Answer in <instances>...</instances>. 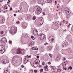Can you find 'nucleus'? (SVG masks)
I'll return each instance as SVG.
<instances>
[{"label":"nucleus","mask_w":73,"mask_h":73,"mask_svg":"<svg viewBox=\"0 0 73 73\" xmlns=\"http://www.w3.org/2000/svg\"><path fill=\"white\" fill-rule=\"evenodd\" d=\"M17 32V27H12L11 28L10 33L14 35Z\"/></svg>","instance_id":"1"},{"label":"nucleus","mask_w":73,"mask_h":73,"mask_svg":"<svg viewBox=\"0 0 73 73\" xmlns=\"http://www.w3.org/2000/svg\"><path fill=\"white\" fill-rule=\"evenodd\" d=\"M36 11L38 13H41L42 11V9L39 6H37L36 7Z\"/></svg>","instance_id":"2"},{"label":"nucleus","mask_w":73,"mask_h":73,"mask_svg":"<svg viewBox=\"0 0 73 73\" xmlns=\"http://www.w3.org/2000/svg\"><path fill=\"white\" fill-rule=\"evenodd\" d=\"M62 48H65V47H66L68 45V43L66 41H64L62 42Z\"/></svg>","instance_id":"3"},{"label":"nucleus","mask_w":73,"mask_h":73,"mask_svg":"<svg viewBox=\"0 0 73 73\" xmlns=\"http://www.w3.org/2000/svg\"><path fill=\"white\" fill-rule=\"evenodd\" d=\"M4 46L1 45L0 46V52H0L1 54H3V53H4V52H3V51H4Z\"/></svg>","instance_id":"4"},{"label":"nucleus","mask_w":73,"mask_h":73,"mask_svg":"<svg viewBox=\"0 0 73 73\" xmlns=\"http://www.w3.org/2000/svg\"><path fill=\"white\" fill-rule=\"evenodd\" d=\"M23 50H24V49H22L20 48H19L17 49V54H21V53H22V51Z\"/></svg>","instance_id":"5"},{"label":"nucleus","mask_w":73,"mask_h":73,"mask_svg":"<svg viewBox=\"0 0 73 73\" xmlns=\"http://www.w3.org/2000/svg\"><path fill=\"white\" fill-rule=\"evenodd\" d=\"M7 42V40L6 38L4 37L1 38V43H3V42L5 43V42Z\"/></svg>","instance_id":"6"},{"label":"nucleus","mask_w":73,"mask_h":73,"mask_svg":"<svg viewBox=\"0 0 73 73\" xmlns=\"http://www.w3.org/2000/svg\"><path fill=\"white\" fill-rule=\"evenodd\" d=\"M50 42L51 43L53 42V41H54V37L53 36H50L49 38Z\"/></svg>","instance_id":"7"},{"label":"nucleus","mask_w":73,"mask_h":73,"mask_svg":"<svg viewBox=\"0 0 73 73\" xmlns=\"http://www.w3.org/2000/svg\"><path fill=\"white\" fill-rule=\"evenodd\" d=\"M33 33L35 36H36V34H37V36L38 35V31L37 30L35 29L33 31Z\"/></svg>","instance_id":"8"},{"label":"nucleus","mask_w":73,"mask_h":73,"mask_svg":"<svg viewBox=\"0 0 73 73\" xmlns=\"http://www.w3.org/2000/svg\"><path fill=\"white\" fill-rule=\"evenodd\" d=\"M53 24L54 25H58L59 24V22L58 21H55L53 22Z\"/></svg>","instance_id":"9"},{"label":"nucleus","mask_w":73,"mask_h":73,"mask_svg":"<svg viewBox=\"0 0 73 73\" xmlns=\"http://www.w3.org/2000/svg\"><path fill=\"white\" fill-rule=\"evenodd\" d=\"M40 37V38H42V39H44V37L45 36V35L44 34H40L39 35Z\"/></svg>","instance_id":"10"},{"label":"nucleus","mask_w":73,"mask_h":73,"mask_svg":"<svg viewBox=\"0 0 73 73\" xmlns=\"http://www.w3.org/2000/svg\"><path fill=\"white\" fill-rule=\"evenodd\" d=\"M69 9L68 8H66V9H65V13H67V14H68L69 13V11H68Z\"/></svg>","instance_id":"11"},{"label":"nucleus","mask_w":73,"mask_h":73,"mask_svg":"<svg viewBox=\"0 0 73 73\" xmlns=\"http://www.w3.org/2000/svg\"><path fill=\"white\" fill-rule=\"evenodd\" d=\"M9 62V61L8 60H5L3 61V64H6V63H8Z\"/></svg>","instance_id":"12"},{"label":"nucleus","mask_w":73,"mask_h":73,"mask_svg":"<svg viewBox=\"0 0 73 73\" xmlns=\"http://www.w3.org/2000/svg\"><path fill=\"white\" fill-rule=\"evenodd\" d=\"M4 21V18H0V23H3V21Z\"/></svg>","instance_id":"13"},{"label":"nucleus","mask_w":73,"mask_h":73,"mask_svg":"<svg viewBox=\"0 0 73 73\" xmlns=\"http://www.w3.org/2000/svg\"><path fill=\"white\" fill-rule=\"evenodd\" d=\"M39 23L41 25H42L43 24V23H44V21H42V19H41L40 20Z\"/></svg>","instance_id":"14"},{"label":"nucleus","mask_w":73,"mask_h":73,"mask_svg":"<svg viewBox=\"0 0 73 73\" xmlns=\"http://www.w3.org/2000/svg\"><path fill=\"white\" fill-rule=\"evenodd\" d=\"M27 27V24H24L23 25V29H25Z\"/></svg>","instance_id":"15"},{"label":"nucleus","mask_w":73,"mask_h":73,"mask_svg":"<svg viewBox=\"0 0 73 73\" xmlns=\"http://www.w3.org/2000/svg\"><path fill=\"white\" fill-rule=\"evenodd\" d=\"M4 32L3 31H0V33L1 35H1V36H4L5 35L3 34Z\"/></svg>","instance_id":"16"},{"label":"nucleus","mask_w":73,"mask_h":73,"mask_svg":"<svg viewBox=\"0 0 73 73\" xmlns=\"http://www.w3.org/2000/svg\"><path fill=\"white\" fill-rule=\"evenodd\" d=\"M38 61L36 62L35 63V65H34V63H33V66H35H35H36V65H37V64H38Z\"/></svg>","instance_id":"17"},{"label":"nucleus","mask_w":73,"mask_h":73,"mask_svg":"<svg viewBox=\"0 0 73 73\" xmlns=\"http://www.w3.org/2000/svg\"><path fill=\"white\" fill-rule=\"evenodd\" d=\"M27 57H28V58H31V55H30L29 56H28V55H27V56H25V60H26L27 59Z\"/></svg>","instance_id":"18"},{"label":"nucleus","mask_w":73,"mask_h":73,"mask_svg":"<svg viewBox=\"0 0 73 73\" xmlns=\"http://www.w3.org/2000/svg\"><path fill=\"white\" fill-rule=\"evenodd\" d=\"M48 66L47 65L45 66L44 68V70L48 68Z\"/></svg>","instance_id":"19"},{"label":"nucleus","mask_w":73,"mask_h":73,"mask_svg":"<svg viewBox=\"0 0 73 73\" xmlns=\"http://www.w3.org/2000/svg\"><path fill=\"white\" fill-rule=\"evenodd\" d=\"M47 3H50V2H52V1L51 0H47Z\"/></svg>","instance_id":"20"},{"label":"nucleus","mask_w":73,"mask_h":73,"mask_svg":"<svg viewBox=\"0 0 73 73\" xmlns=\"http://www.w3.org/2000/svg\"><path fill=\"white\" fill-rule=\"evenodd\" d=\"M62 59L63 60V61H65V60H66V58H65V57H63Z\"/></svg>","instance_id":"21"},{"label":"nucleus","mask_w":73,"mask_h":73,"mask_svg":"<svg viewBox=\"0 0 73 73\" xmlns=\"http://www.w3.org/2000/svg\"><path fill=\"white\" fill-rule=\"evenodd\" d=\"M52 72H55V69L54 68V67L52 68Z\"/></svg>","instance_id":"22"},{"label":"nucleus","mask_w":73,"mask_h":73,"mask_svg":"<svg viewBox=\"0 0 73 73\" xmlns=\"http://www.w3.org/2000/svg\"><path fill=\"white\" fill-rule=\"evenodd\" d=\"M49 56L51 57V58H52V54H49Z\"/></svg>","instance_id":"23"},{"label":"nucleus","mask_w":73,"mask_h":73,"mask_svg":"<svg viewBox=\"0 0 73 73\" xmlns=\"http://www.w3.org/2000/svg\"><path fill=\"white\" fill-rule=\"evenodd\" d=\"M36 18L35 17H33V20H36Z\"/></svg>","instance_id":"24"},{"label":"nucleus","mask_w":73,"mask_h":73,"mask_svg":"<svg viewBox=\"0 0 73 73\" xmlns=\"http://www.w3.org/2000/svg\"><path fill=\"white\" fill-rule=\"evenodd\" d=\"M43 69H41L40 70V73H42V72H43Z\"/></svg>","instance_id":"25"},{"label":"nucleus","mask_w":73,"mask_h":73,"mask_svg":"<svg viewBox=\"0 0 73 73\" xmlns=\"http://www.w3.org/2000/svg\"><path fill=\"white\" fill-rule=\"evenodd\" d=\"M66 64H65L64 63H63L62 65L63 66H66Z\"/></svg>","instance_id":"26"},{"label":"nucleus","mask_w":73,"mask_h":73,"mask_svg":"<svg viewBox=\"0 0 73 73\" xmlns=\"http://www.w3.org/2000/svg\"><path fill=\"white\" fill-rule=\"evenodd\" d=\"M69 68H70V69L71 70L73 68H72V67H71V66H70L69 67Z\"/></svg>","instance_id":"27"},{"label":"nucleus","mask_w":73,"mask_h":73,"mask_svg":"<svg viewBox=\"0 0 73 73\" xmlns=\"http://www.w3.org/2000/svg\"><path fill=\"white\" fill-rule=\"evenodd\" d=\"M32 43H30L29 44V46H32Z\"/></svg>","instance_id":"28"},{"label":"nucleus","mask_w":73,"mask_h":73,"mask_svg":"<svg viewBox=\"0 0 73 73\" xmlns=\"http://www.w3.org/2000/svg\"><path fill=\"white\" fill-rule=\"evenodd\" d=\"M57 72H60L61 71V69H58L57 70Z\"/></svg>","instance_id":"29"},{"label":"nucleus","mask_w":73,"mask_h":73,"mask_svg":"<svg viewBox=\"0 0 73 73\" xmlns=\"http://www.w3.org/2000/svg\"><path fill=\"white\" fill-rule=\"evenodd\" d=\"M68 63V62H67V61H66L64 62V63L65 64H66Z\"/></svg>","instance_id":"30"},{"label":"nucleus","mask_w":73,"mask_h":73,"mask_svg":"<svg viewBox=\"0 0 73 73\" xmlns=\"http://www.w3.org/2000/svg\"><path fill=\"white\" fill-rule=\"evenodd\" d=\"M34 71L35 73H37V70H34Z\"/></svg>","instance_id":"31"},{"label":"nucleus","mask_w":73,"mask_h":73,"mask_svg":"<svg viewBox=\"0 0 73 73\" xmlns=\"http://www.w3.org/2000/svg\"><path fill=\"white\" fill-rule=\"evenodd\" d=\"M44 70L45 71H46V72H47V71H48V68H47Z\"/></svg>","instance_id":"32"},{"label":"nucleus","mask_w":73,"mask_h":73,"mask_svg":"<svg viewBox=\"0 0 73 73\" xmlns=\"http://www.w3.org/2000/svg\"><path fill=\"white\" fill-rule=\"evenodd\" d=\"M5 9H8V7H7L6 6L5 7Z\"/></svg>","instance_id":"33"},{"label":"nucleus","mask_w":73,"mask_h":73,"mask_svg":"<svg viewBox=\"0 0 73 73\" xmlns=\"http://www.w3.org/2000/svg\"><path fill=\"white\" fill-rule=\"evenodd\" d=\"M31 38L32 39L34 38V36H33V35H32L31 36Z\"/></svg>","instance_id":"34"},{"label":"nucleus","mask_w":73,"mask_h":73,"mask_svg":"<svg viewBox=\"0 0 73 73\" xmlns=\"http://www.w3.org/2000/svg\"><path fill=\"white\" fill-rule=\"evenodd\" d=\"M21 67L22 68H24V66L22 65L21 66Z\"/></svg>","instance_id":"35"},{"label":"nucleus","mask_w":73,"mask_h":73,"mask_svg":"<svg viewBox=\"0 0 73 73\" xmlns=\"http://www.w3.org/2000/svg\"><path fill=\"white\" fill-rule=\"evenodd\" d=\"M42 64L43 65H45V62H42Z\"/></svg>","instance_id":"36"},{"label":"nucleus","mask_w":73,"mask_h":73,"mask_svg":"<svg viewBox=\"0 0 73 73\" xmlns=\"http://www.w3.org/2000/svg\"><path fill=\"white\" fill-rule=\"evenodd\" d=\"M9 44H11V43H12V41H9Z\"/></svg>","instance_id":"37"},{"label":"nucleus","mask_w":73,"mask_h":73,"mask_svg":"<svg viewBox=\"0 0 73 73\" xmlns=\"http://www.w3.org/2000/svg\"><path fill=\"white\" fill-rule=\"evenodd\" d=\"M31 73H33V70H31V71H30Z\"/></svg>","instance_id":"38"},{"label":"nucleus","mask_w":73,"mask_h":73,"mask_svg":"<svg viewBox=\"0 0 73 73\" xmlns=\"http://www.w3.org/2000/svg\"><path fill=\"white\" fill-rule=\"evenodd\" d=\"M35 48L33 47V48H32V50H35Z\"/></svg>","instance_id":"39"},{"label":"nucleus","mask_w":73,"mask_h":73,"mask_svg":"<svg viewBox=\"0 0 73 73\" xmlns=\"http://www.w3.org/2000/svg\"><path fill=\"white\" fill-rule=\"evenodd\" d=\"M16 23H17V24H19V23H20V22H19V21L17 22Z\"/></svg>","instance_id":"40"},{"label":"nucleus","mask_w":73,"mask_h":73,"mask_svg":"<svg viewBox=\"0 0 73 73\" xmlns=\"http://www.w3.org/2000/svg\"><path fill=\"white\" fill-rule=\"evenodd\" d=\"M35 50H38V48H35Z\"/></svg>","instance_id":"41"},{"label":"nucleus","mask_w":73,"mask_h":73,"mask_svg":"<svg viewBox=\"0 0 73 73\" xmlns=\"http://www.w3.org/2000/svg\"><path fill=\"white\" fill-rule=\"evenodd\" d=\"M39 68H41V67H42V65H40L39 66Z\"/></svg>","instance_id":"42"},{"label":"nucleus","mask_w":73,"mask_h":73,"mask_svg":"<svg viewBox=\"0 0 73 73\" xmlns=\"http://www.w3.org/2000/svg\"><path fill=\"white\" fill-rule=\"evenodd\" d=\"M48 64H51V62H48Z\"/></svg>","instance_id":"43"},{"label":"nucleus","mask_w":73,"mask_h":73,"mask_svg":"<svg viewBox=\"0 0 73 73\" xmlns=\"http://www.w3.org/2000/svg\"><path fill=\"white\" fill-rule=\"evenodd\" d=\"M12 7L11 8H10V11H12Z\"/></svg>","instance_id":"44"},{"label":"nucleus","mask_w":73,"mask_h":73,"mask_svg":"<svg viewBox=\"0 0 73 73\" xmlns=\"http://www.w3.org/2000/svg\"><path fill=\"white\" fill-rule=\"evenodd\" d=\"M3 0H0V3H2V2H3Z\"/></svg>","instance_id":"45"},{"label":"nucleus","mask_w":73,"mask_h":73,"mask_svg":"<svg viewBox=\"0 0 73 73\" xmlns=\"http://www.w3.org/2000/svg\"><path fill=\"white\" fill-rule=\"evenodd\" d=\"M14 16H15V17L16 16V15L15 14H14Z\"/></svg>","instance_id":"46"},{"label":"nucleus","mask_w":73,"mask_h":73,"mask_svg":"<svg viewBox=\"0 0 73 73\" xmlns=\"http://www.w3.org/2000/svg\"><path fill=\"white\" fill-rule=\"evenodd\" d=\"M36 57L37 58H39V56H37Z\"/></svg>","instance_id":"47"},{"label":"nucleus","mask_w":73,"mask_h":73,"mask_svg":"<svg viewBox=\"0 0 73 73\" xmlns=\"http://www.w3.org/2000/svg\"><path fill=\"white\" fill-rule=\"evenodd\" d=\"M8 1L10 3L11 2V1H10V0H8Z\"/></svg>","instance_id":"48"},{"label":"nucleus","mask_w":73,"mask_h":73,"mask_svg":"<svg viewBox=\"0 0 73 73\" xmlns=\"http://www.w3.org/2000/svg\"><path fill=\"white\" fill-rule=\"evenodd\" d=\"M55 3H57V2L56 1H55Z\"/></svg>","instance_id":"49"},{"label":"nucleus","mask_w":73,"mask_h":73,"mask_svg":"<svg viewBox=\"0 0 73 73\" xmlns=\"http://www.w3.org/2000/svg\"><path fill=\"white\" fill-rule=\"evenodd\" d=\"M64 31L65 32H66V30H64Z\"/></svg>","instance_id":"50"},{"label":"nucleus","mask_w":73,"mask_h":73,"mask_svg":"<svg viewBox=\"0 0 73 73\" xmlns=\"http://www.w3.org/2000/svg\"><path fill=\"white\" fill-rule=\"evenodd\" d=\"M64 50H62V52H63V51H64Z\"/></svg>","instance_id":"51"},{"label":"nucleus","mask_w":73,"mask_h":73,"mask_svg":"<svg viewBox=\"0 0 73 73\" xmlns=\"http://www.w3.org/2000/svg\"><path fill=\"white\" fill-rule=\"evenodd\" d=\"M18 12H19L20 10H18Z\"/></svg>","instance_id":"52"},{"label":"nucleus","mask_w":73,"mask_h":73,"mask_svg":"<svg viewBox=\"0 0 73 73\" xmlns=\"http://www.w3.org/2000/svg\"><path fill=\"white\" fill-rule=\"evenodd\" d=\"M51 66L52 67V68H54V67H53V66Z\"/></svg>","instance_id":"53"},{"label":"nucleus","mask_w":73,"mask_h":73,"mask_svg":"<svg viewBox=\"0 0 73 73\" xmlns=\"http://www.w3.org/2000/svg\"><path fill=\"white\" fill-rule=\"evenodd\" d=\"M63 70H64L65 69V68H64V67L63 68Z\"/></svg>","instance_id":"54"},{"label":"nucleus","mask_w":73,"mask_h":73,"mask_svg":"<svg viewBox=\"0 0 73 73\" xmlns=\"http://www.w3.org/2000/svg\"><path fill=\"white\" fill-rule=\"evenodd\" d=\"M65 21V20H64L63 21V22H64V23H65V22H64Z\"/></svg>","instance_id":"55"},{"label":"nucleus","mask_w":73,"mask_h":73,"mask_svg":"<svg viewBox=\"0 0 73 73\" xmlns=\"http://www.w3.org/2000/svg\"><path fill=\"white\" fill-rule=\"evenodd\" d=\"M59 6H57V8H58Z\"/></svg>","instance_id":"56"},{"label":"nucleus","mask_w":73,"mask_h":73,"mask_svg":"<svg viewBox=\"0 0 73 73\" xmlns=\"http://www.w3.org/2000/svg\"><path fill=\"white\" fill-rule=\"evenodd\" d=\"M44 45H46V43H45L44 44Z\"/></svg>","instance_id":"57"},{"label":"nucleus","mask_w":73,"mask_h":73,"mask_svg":"<svg viewBox=\"0 0 73 73\" xmlns=\"http://www.w3.org/2000/svg\"><path fill=\"white\" fill-rule=\"evenodd\" d=\"M3 13H5V11H3Z\"/></svg>","instance_id":"58"},{"label":"nucleus","mask_w":73,"mask_h":73,"mask_svg":"<svg viewBox=\"0 0 73 73\" xmlns=\"http://www.w3.org/2000/svg\"><path fill=\"white\" fill-rule=\"evenodd\" d=\"M71 25V24H70V23L69 24V25Z\"/></svg>","instance_id":"59"},{"label":"nucleus","mask_w":73,"mask_h":73,"mask_svg":"<svg viewBox=\"0 0 73 73\" xmlns=\"http://www.w3.org/2000/svg\"><path fill=\"white\" fill-rule=\"evenodd\" d=\"M66 70V68H65V70Z\"/></svg>","instance_id":"60"},{"label":"nucleus","mask_w":73,"mask_h":73,"mask_svg":"<svg viewBox=\"0 0 73 73\" xmlns=\"http://www.w3.org/2000/svg\"><path fill=\"white\" fill-rule=\"evenodd\" d=\"M69 69H70V68H69L68 67V70H69Z\"/></svg>","instance_id":"61"},{"label":"nucleus","mask_w":73,"mask_h":73,"mask_svg":"<svg viewBox=\"0 0 73 73\" xmlns=\"http://www.w3.org/2000/svg\"><path fill=\"white\" fill-rule=\"evenodd\" d=\"M61 25H62L61 23L60 24V26Z\"/></svg>","instance_id":"62"},{"label":"nucleus","mask_w":73,"mask_h":73,"mask_svg":"<svg viewBox=\"0 0 73 73\" xmlns=\"http://www.w3.org/2000/svg\"><path fill=\"white\" fill-rule=\"evenodd\" d=\"M9 2H7V4H9Z\"/></svg>","instance_id":"63"},{"label":"nucleus","mask_w":73,"mask_h":73,"mask_svg":"<svg viewBox=\"0 0 73 73\" xmlns=\"http://www.w3.org/2000/svg\"><path fill=\"white\" fill-rule=\"evenodd\" d=\"M4 73H5V71H4Z\"/></svg>","instance_id":"64"}]
</instances>
